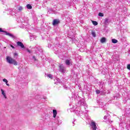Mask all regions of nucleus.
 Returning <instances> with one entry per match:
<instances>
[{"label": "nucleus", "mask_w": 130, "mask_h": 130, "mask_svg": "<svg viewBox=\"0 0 130 130\" xmlns=\"http://www.w3.org/2000/svg\"><path fill=\"white\" fill-rule=\"evenodd\" d=\"M6 60L7 62L8 63H10V64H14V66H18V62L16 61L14 58L10 57V56H7L6 57Z\"/></svg>", "instance_id": "f257e3e1"}, {"label": "nucleus", "mask_w": 130, "mask_h": 130, "mask_svg": "<svg viewBox=\"0 0 130 130\" xmlns=\"http://www.w3.org/2000/svg\"><path fill=\"white\" fill-rule=\"evenodd\" d=\"M77 105L78 107H80V106H84V107H87L88 106H87V104H86V102H85V100L81 99L78 102Z\"/></svg>", "instance_id": "f03ea898"}, {"label": "nucleus", "mask_w": 130, "mask_h": 130, "mask_svg": "<svg viewBox=\"0 0 130 130\" xmlns=\"http://www.w3.org/2000/svg\"><path fill=\"white\" fill-rule=\"evenodd\" d=\"M59 71L60 73H62V74H64V73H66V68H64V66H63V64H60L59 66Z\"/></svg>", "instance_id": "7ed1b4c3"}, {"label": "nucleus", "mask_w": 130, "mask_h": 130, "mask_svg": "<svg viewBox=\"0 0 130 130\" xmlns=\"http://www.w3.org/2000/svg\"><path fill=\"white\" fill-rule=\"evenodd\" d=\"M110 115L107 114V115H105L104 117V119L106 120L107 119V121H108V122H109L110 123H111V122H113L112 121L110 120Z\"/></svg>", "instance_id": "20e7f679"}, {"label": "nucleus", "mask_w": 130, "mask_h": 130, "mask_svg": "<svg viewBox=\"0 0 130 130\" xmlns=\"http://www.w3.org/2000/svg\"><path fill=\"white\" fill-rule=\"evenodd\" d=\"M90 125L91 126L92 130H96L97 129V126H96V123L94 121H91Z\"/></svg>", "instance_id": "39448f33"}, {"label": "nucleus", "mask_w": 130, "mask_h": 130, "mask_svg": "<svg viewBox=\"0 0 130 130\" xmlns=\"http://www.w3.org/2000/svg\"><path fill=\"white\" fill-rule=\"evenodd\" d=\"M59 23V20L58 19H54L53 21V25L56 26V25H58Z\"/></svg>", "instance_id": "423d86ee"}, {"label": "nucleus", "mask_w": 130, "mask_h": 130, "mask_svg": "<svg viewBox=\"0 0 130 130\" xmlns=\"http://www.w3.org/2000/svg\"><path fill=\"white\" fill-rule=\"evenodd\" d=\"M75 113L78 115V116H81L83 114V112L80 110H76L75 111Z\"/></svg>", "instance_id": "0eeeda50"}, {"label": "nucleus", "mask_w": 130, "mask_h": 130, "mask_svg": "<svg viewBox=\"0 0 130 130\" xmlns=\"http://www.w3.org/2000/svg\"><path fill=\"white\" fill-rule=\"evenodd\" d=\"M17 45L18 46H20L21 48H25V46H24V44L21 42H17Z\"/></svg>", "instance_id": "6e6552de"}, {"label": "nucleus", "mask_w": 130, "mask_h": 130, "mask_svg": "<svg viewBox=\"0 0 130 130\" xmlns=\"http://www.w3.org/2000/svg\"><path fill=\"white\" fill-rule=\"evenodd\" d=\"M20 21L22 23H24V22H27L28 21V17H24L22 19H20Z\"/></svg>", "instance_id": "1a4fd4ad"}, {"label": "nucleus", "mask_w": 130, "mask_h": 130, "mask_svg": "<svg viewBox=\"0 0 130 130\" xmlns=\"http://www.w3.org/2000/svg\"><path fill=\"white\" fill-rule=\"evenodd\" d=\"M5 34L6 35H8V36H10V37H11V38H15L14 36L12 34H10L7 31H5Z\"/></svg>", "instance_id": "9d476101"}, {"label": "nucleus", "mask_w": 130, "mask_h": 130, "mask_svg": "<svg viewBox=\"0 0 130 130\" xmlns=\"http://www.w3.org/2000/svg\"><path fill=\"white\" fill-rule=\"evenodd\" d=\"M53 114L54 118H55L57 114V111H56V110H53Z\"/></svg>", "instance_id": "9b49d317"}, {"label": "nucleus", "mask_w": 130, "mask_h": 130, "mask_svg": "<svg viewBox=\"0 0 130 130\" xmlns=\"http://www.w3.org/2000/svg\"><path fill=\"white\" fill-rule=\"evenodd\" d=\"M55 81V84H60V79L59 78H56V79L54 80Z\"/></svg>", "instance_id": "f8f14e48"}, {"label": "nucleus", "mask_w": 130, "mask_h": 130, "mask_svg": "<svg viewBox=\"0 0 130 130\" xmlns=\"http://www.w3.org/2000/svg\"><path fill=\"white\" fill-rule=\"evenodd\" d=\"M21 11H23V7L22 6H19L17 7V11L19 13L20 12H21Z\"/></svg>", "instance_id": "ddd939ff"}, {"label": "nucleus", "mask_w": 130, "mask_h": 130, "mask_svg": "<svg viewBox=\"0 0 130 130\" xmlns=\"http://www.w3.org/2000/svg\"><path fill=\"white\" fill-rule=\"evenodd\" d=\"M3 82H5V83H6L7 86H8V87H10V84H8V82H9V81H8V80H7L6 79H3Z\"/></svg>", "instance_id": "4468645a"}, {"label": "nucleus", "mask_w": 130, "mask_h": 130, "mask_svg": "<svg viewBox=\"0 0 130 130\" xmlns=\"http://www.w3.org/2000/svg\"><path fill=\"white\" fill-rule=\"evenodd\" d=\"M101 43H105L106 42V38H102L101 40Z\"/></svg>", "instance_id": "2eb2a0df"}, {"label": "nucleus", "mask_w": 130, "mask_h": 130, "mask_svg": "<svg viewBox=\"0 0 130 130\" xmlns=\"http://www.w3.org/2000/svg\"><path fill=\"white\" fill-rule=\"evenodd\" d=\"M109 19L108 18H105V21H104V24H105V25H108L109 22Z\"/></svg>", "instance_id": "dca6fc26"}, {"label": "nucleus", "mask_w": 130, "mask_h": 130, "mask_svg": "<svg viewBox=\"0 0 130 130\" xmlns=\"http://www.w3.org/2000/svg\"><path fill=\"white\" fill-rule=\"evenodd\" d=\"M65 62L67 66H70V64H71V62L70 61V60H69V59L66 60Z\"/></svg>", "instance_id": "f3484780"}, {"label": "nucleus", "mask_w": 130, "mask_h": 130, "mask_svg": "<svg viewBox=\"0 0 130 130\" xmlns=\"http://www.w3.org/2000/svg\"><path fill=\"white\" fill-rule=\"evenodd\" d=\"M26 8L28 10H31V9H32V6H31V5H30V4H27L26 5Z\"/></svg>", "instance_id": "a211bd4d"}, {"label": "nucleus", "mask_w": 130, "mask_h": 130, "mask_svg": "<svg viewBox=\"0 0 130 130\" xmlns=\"http://www.w3.org/2000/svg\"><path fill=\"white\" fill-rule=\"evenodd\" d=\"M55 122H56V123H57V124L58 125H59V124H60L61 123V122H59V121L58 120V119H56L55 120Z\"/></svg>", "instance_id": "6ab92c4d"}, {"label": "nucleus", "mask_w": 130, "mask_h": 130, "mask_svg": "<svg viewBox=\"0 0 130 130\" xmlns=\"http://www.w3.org/2000/svg\"><path fill=\"white\" fill-rule=\"evenodd\" d=\"M92 23L94 26H97V25H98V22H97V21H92Z\"/></svg>", "instance_id": "aec40b11"}, {"label": "nucleus", "mask_w": 130, "mask_h": 130, "mask_svg": "<svg viewBox=\"0 0 130 130\" xmlns=\"http://www.w3.org/2000/svg\"><path fill=\"white\" fill-rule=\"evenodd\" d=\"M112 43H117V40L115 39H112Z\"/></svg>", "instance_id": "412c9836"}, {"label": "nucleus", "mask_w": 130, "mask_h": 130, "mask_svg": "<svg viewBox=\"0 0 130 130\" xmlns=\"http://www.w3.org/2000/svg\"><path fill=\"white\" fill-rule=\"evenodd\" d=\"M99 17H104V14H103V13H102L101 12H100L99 13Z\"/></svg>", "instance_id": "4be33fe9"}, {"label": "nucleus", "mask_w": 130, "mask_h": 130, "mask_svg": "<svg viewBox=\"0 0 130 130\" xmlns=\"http://www.w3.org/2000/svg\"><path fill=\"white\" fill-rule=\"evenodd\" d=\"M47 77L50 79H52V75L51 74H48Z\"/></svg>", "instance_id": "5701e85b"}, {"label": "nucleus", "mask_w": 130, "mask_h": 130, "mask_svg": "<svg viewBox=\"0 0 130 130\" xmlns=\"http://www.w3.org/2000/svg\"><path fill=\"white\" fill-rule=\"evenodd\" d=\"M91 34L93 37H96V34L95 33V32H92Z\"/></svg>", "instance_id": "b1692460"}, {"label": "nucleus", "mask_w": 130, "mask_h": 130, "mask_svg": "<svg viewBox=\"0 0 130 130\" xmlns=\"http://www.w3.org/2000/svg\"><path fill=\"white\" fill-rule=\"evenodd\" d=\"M26 51L28 52V53H32V50H30L29 49H27Z\"/></svg>", "instance_id": "393cba45"}, {"label": "nucleus", "mask_w": 130, "mask_h": 130, "mask_svg": "<svg viewBox=\"0 0 130 130\" xmlns=\"http://www.w3.org/2000/svg\"><path fill=\"white\" fill-rule=\"evenodd\" d=\"M0 32H3L4 33H6V31L3 30V28H0Z\"/></svg>", "instance_id": "a878e982"}, {"label": "nucleus", "mask_w": 130, "mask_h": 130, "mask_svg": "<svg viewBox=\"0 0 130 130\" xmlns=\"http://www.w3.org/2000/svg\"><path fill=\"white\" fill-rule=\"evenodd\" d=\"M30 40H33L34 39V36H30Z\"/></svg>", "instance_id": "bb28decb"}, {"label": "nucleus", "mask_w": 130, "mask_h": 130, "mask_svg": "<svg viewBox=\"0 0 130 130\" xmlns=\"http://www.w3.org/2000/svg\"><path fill=\"white\" fill-rule=\"evenodd\" d=\"M95 92L97 94H100V90H96Z\"/></svg>", "instance_id": "cd10ccee"}, {"label": "nucleus", "mask_w": 130, "mask_h": 130, "mask_svg": "<svg viewBox=\"0 0 130 130\" xmlns=\"http://www.w3.org/2000/svg\"><path fill=\"white\" fill-rule=\"evenodd\" d=\"M1 91L2 92V94L4 95H6V93H5V91H4V90L1 89Z\"/></svg>", "instance_id": "c85d7f7f"}, {"label": "nucleus", "mask_w": 130, "mask_h": 130, "mask_svg": "<svg viewBox=\"0 0 130 130\" xmlns=\"http://www.w3.org/2000/svg\"><path fill=\"white\" fill-rule=\"evenodd\" d=\"M127 68L128 70H130V64H128L127 66Z\"/></svg>", "instance_id": "c756f323"}, {"label": "nucleus", "mask_w": 130, "mask_h": 130, "mask_svg": "<svg viewBox=\"0 0 130 130\" xmlns=\"http://www.w3.org/2000/svg\"><path fill=\"white\" fill-rule=\"evenodd\" d=\"M14 56H18V53H14Z\"/></svg>", "instance_id": "7c9ffc66"}, {"label": "nucleus", "mask_w": 130, "mask_h": 130, "mask_svg": "<svg viewBox=\"0 0 130 130\" xmlns=\"http://www.w3.org/2000/svg\"><path fill=\"white\" fill-rule=\"evenodd\" d=\"M114 61H116V60H117V61H118V58H117V59H113Z\"/></svg>", "instance_id": "2f4dec72"}, {"label": "nucleus", "mask_w": 130, "mask_h": 130, "mask_svg": "<svg viewBox=\"0 0 130 130\" xmlns=\"http://www.w3.org/2000/svg\"><path fill=\"white\" fill-rule=\"evenodd\" d=\"M32 58H34V59H35V60H36V58H35V56H33Z\"/></svg>", "instance_id": "473e14b6"}, {"label": "nucleus", "mask_w": 130, "mask_h": 130, "mask_svg": "<svg viewBox=\"0 0 130 130\" xmlns=\"http://www.w3.org/2000/svg\"><path fill=\"white\" fill-rule=\"evenodd\" d=\"M3 96L5 98V99H7V95H6V94H4Z\"/></svg>", "instance_id": "72a5a7b5"}, {"label": "nucleus", "mask_w": 130, "mask_h": 130, "mask_svg": "<svg viewBox=\"0 0 130 130\" xmlns=\"http://www.w3.org/2000/svg\"><path fill=\"white\" fill-rule=\"evenodd\" d=\"M11 47H12V48H15V47H14V46H13V45H11Z\"/></svg>", "instance_id": "f704fd0d"}, {"label": "nucleus", "mask_w": 130, "mask_h": 130, "mask_svg": "<svg viewBox=\"0 0 130 130\" xmlns=\"http://www.w3.org/2000/svg\"><path fill=\"white\" fill-rule=\"evenodd\" d=\"M11 13H12V10H10L9 14H11Z\"/></svg>", "instance_id": "c9c22d12"}, {"label": "nucleus", "mask_w": 130, "mask_h": 130, "mask_svg": "<svg viewBox=\"0 0 130 130\" xmlns=\"http://www.w3.org/2000/svg\"><path fill=\"white\" fill-rule=\"evenodd\" d=\"M73 126L75 125V123H74V121L73 122Z\"/></svg>", "instance_id": "e433bc0d"}, {"label": "nucleus", "mask_w": 130, "mask_h": 130, "mask_svg": "<svg viewBox=\"0 0 130 130\" xmlns=\"http://www.w3.org/2000/svg\"><path fill=\"white\" fill-rule=\"evenodd\" d=\"M64 88L67 89H68V87H64Z\"/></svg>", "instance_id": "4c0bfd02"}, {"label": "nucleus", "mask_w": 130, "mask_h": 130, "mask_svg": "<svg viewBox=\"0 0 130 130\" xmlns=\"http://www.w3.org/2000/svg\"><path fill=\"white\" fill-rule=\"evenodd\" d=\"M50 11H51V10H50Z\"/></svg>", "instance_id": "58836bf2"}, {"label": "nucleus", "mask_w": 130, "mask_h": 130, "mask_svg": "<svg viewBox=\"0 0 130 130\" xmlns=\"http://www.w3.org/2000/svg\"><path fill=\"white\" fill-rule=\"evenodd\" d=\"M85 109H86V108H85Z\"/></svg>", "instance_id": "ea45409f"}]
</instances>
